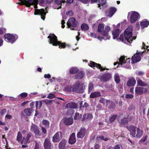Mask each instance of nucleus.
Returning a JSON list of instances; mask_svg holds the SVG:
<instances>
[{
    "mask_svg": "<svg viewBox=\"0 0 149 149\" xmlns=\"http://www.w3.org/2000/svg\"><path fill=\"white\" fill-rule=\"evenodd\" d=\"M110 28L109 26H107L106 27L104 31L102 33H100L102 36H100L98 37V39L101 41L102 39L104 40H107L109 39L110 36L108 34V32L110 30Z\"/></svg>",
    "mask_w": 149,
    "mask_h": 149,
    "instance_id": "obj_6",
    "label": "nucleus"
},
{
    "mask_svg": "<svg viewBox=\"0 0 149 149\" xmlns=\"http://www.w3.org/2000/svg\"><path fill=\"white\" fill-rule=\"evenodd\" d=\"M5 40L8 42L13 43L17 38L18 36L16 35H13L10 34H7L4 36Z\"/></svg>",
    "mask_w": 149,
    "mask_h": 149,
    "instance_id": "obj_7",
    "label": "nucleus"
},
{
    "mask_svg": "<svg viewBox=\"0 0 149 149\" xmlns=\"http://www.w3.org/2000/svg\"><path fill=\"white\" fill-rule=\"evenodd\" d=\"M35 146L34 149H39V144L36 141H35Z\"/></svg>",
    "mask_w": 149,
    "mask_h": 149,
    "instance_id": "obj_56",
    "label": "nucleus"
},
{
    "mask_svg": "<svg viewBox=\"0 0 149 149\" xmlns=\"http://www.w3.org/2000/svg\"><path fill=\"white\" fill-rule=\"evenodd\" d=\"M121 147L120 144H118L116 145L115 146V147L113 148V149H120V148Z\"/></svg>",
    "mask_w": 149,
    "mask_h": 149,
    "instance_id": "obj_54",
    "label": "nucleus"
},
{
    "mask_svg": "<svg viewBox=\"0 0 149 149\" xmlns=\"http://www.w3.org/2000/svg\"><path fill=\"white\" fill-rule=\"evenodd\" d=\"M132 29L131 26L128 27L125 31L124 35L123 34L120 35L119 40L124 43L127 44L132 42L133 40L136 39V37L132 36Z\"/></svg>",
    "mask_w": 149,
    "mask_h": 149,
    "instance_id": "obj_1",
    "label": "nucleus"
},
{
    "mask_svg": "<svg viewBox=\"0 0 149 149\" xmlns=\"http://www.w3.org/2000/svg\"><path fill=\"white\" fill-rule=\"evenodd\" d=\"M81 29L84 31H87L89 29V27L88 25L86 24H83L81 26Z\"/></svg>",
    "mask_w": 149,
    "mask_h": 149,
    "instance_id": "obj_38",
    "label": "nucleus"
},
{
    "mask_svg": "<svg viewBox=\"0 0 149 149\" xmlns=\"http://www.w3.org/2000/svg\"><path fill=\"white\" fill-rule=\"evenodd\" d=\"M55 97V95L52 93H50L47 97V98L50 99H52Z\"/></svg>",
    "mask_w": 149,
    "mask_h": 149,
    "instance_id": "obj_48",
    "label": "nucleus"
},
{
    "mask_svg": "<svg viewBox=\"0 0 149 149\" xmlns=\"http://www.w3.org/2000/svg\"><path fill=\"white\" fill-rule=\"evenodd\" d=\"M116 9L114 7H111L110 8L108 12H106L107 16L110 17H111L116 12Z\"/></svg>",
    "mask_w": 149,
    "mask_h": 149,
    "instance_id": "obj_17",
    "label": "nucleus"
},
{
    "mask_svg": "<svg viewBox=\"0 0 149 149\" xmlns=\"http://www.w3.org/2000/svg\"><path fill=\"white\" fill-rule=\"evenodd\" d=\"M120 126L127 124L128 122V119L126 118H124L119 122Z\"/></svg>",
    "mask_w": 149,
    "mask_h": 149,
    "instance_id": "obj_27",
    "label": "nucleus"
},
{
    "mask_svg": "<svg viewBox=\"0 0 149 149\" xmlns=\"http://www.w3.org/2000/svg\"><path fill=\"white\" fill-rule=\"evenodd\" d=\"M98 2L99 4L98 7H100V6H103L106 4V0H98Z\"/></svg>",
    "mask_w": 149,
    "mask_h": 149,
    "instance_id": "obj_42",
    "label": "nucleus"
},
{
    "mask_svg": "<svg viewBox=\"0 0 149 149\" xmlns=\"http://www.w3.org/2000/svg\"><path fill=\"white\" fill-rule=\"evenodd\" d=\"M147 90L143 87H136L135 88V92L136 94L138 95H141L143 93L147 92Z\"/></svg>",
    "mask_w": 149,
    "mask_h": 149,
    "instance_id": "obj_15",
    "label": "nucleus"
},
{
    "mask_svg": "<svg viewBox=\"0 0 149 149\" xmlns=\"http://www.w3.org/2000/svg\"><path fill=\"white\" fill-rule=\"evenodd\" d=\"M66 14L67 15H69L70 16H71L73 15V13L72 11H69L68 12H67Z\"/></svg>",
    "mask_w": 149,
    "mask_h": 149,
    "instance_id": "obj_55",
    "label": "nucleus"
},
{
    "mask_svg": "<svg viewBox=\"0 0 149 149\" xmlns=\"http://www.w3.org/2000/svg\"><path fill=\"white\" fill-rule=\"evenodd\" d=\"M111 74L107 73L102 76L101 78V80L103 81L106 82L110 79L111 78Z\"/></svg>",
    "mask_w": 149,
    "mask_h": 149,
    "instance_id": "obj_19",
    "label": "nucleus"
},
{
    "mask_svg": "<svg viewBox=\"0 0 149 149\" xmlns=\"http://www.w3.org/2000/svg\"><path fill=\"white\" fill-rule=\"evenodd\" d=\"M130 61L129 58L127 59L126 58V61L125 57L124 56H121L119 58V62H115L114 65H116L117 63H118L119 64L122 65L123 64L126 63L127 65H129L130 64Z\"/></svg>",
    "mask_w": 149,
    "mask_h": 149,
    "instance_id": "obj_11",
    "label": "nucleus"
},
{
    "mask_svg": "<svg viewBox=\"0 0 149 149\" xmlns=\"http://www.w3.org/2000/svg\"><path fill=\"white\" fill-rule=\"evenodd\" d=\"M86 132V129L84 128H81L79 131L77 133V137L78 138H82L85 135Z\"/></svg>",
    "mask_w": 149,
    "mask_h": 149,
    "instance_id": "obj_13",
    "label": "nucleus"
},
{
    "mask_svg": "<svg viewBox=\"0 0 149 149\" xmlns=\"http://www.w3.org/2000/svg\"><path fill=\"white\" fill-rule=\"evenodd\" d=\"M134 97V95L132 94H127L125 95V97L127 99L132 98Z\"/></svg>",
    "mask_w": 149,
    "mask_h": 149,
    "instance_id": "obj_49",
    "label": "nucleus"
},
{
    "mask_svg": "<svg viewBox=\"0 0 149 149\" xmlns=\"http://www.w3.org/2000/svg\"><path fill=\"white\" fill-rule=\"evenodd\" d=\"M62 138V134L60 132H56L53 136L52 141L54 143L59 142Z\"/></svg>",
    "mask_w": 149,
    "mask_h": 149,
    "instance_id": "obj_12",
    "label": "nucleus"
},
{
    "mask_svg": "<svg viewBox=\"0 0 149 149\" xmlns=\"http://www.w3.org/2000/svg\"><path fill=\"white\" fill-rule=\"evenodd\" d=\"M78 71V70L77 68L73 67L70 69V72L71 74H74L77 72Z\"/></svg>",
    "mask_w": 149,
    "mask_h": 149,
    "instance_id": "obj_37",
    "label": "nucleus"
},
{
    "mask_svg": "<svg viewBox=\"0 0 149 149\" xmlns=\"http://www.w3.org/2000/svg\"><path fill=\"white\" fill-rule=\"evenodd\" d=\"M147 139V136H143L141 139V141L143 142H145L146 140Z\"/></svg>",
    "mask_w": 149,
    "mask_h": 149,
    "instance_id": "obj_59",
    "label": "nucleus"
},
{
    "mask_svg": "<svg viewBox=\"0 0 149 149\" xmlns=\"http://www.w3.org/2000/svg\"><path fill=\"white\" fill-rule=\"evenodd\" d=\"M40 6H42L45 4H46V0H40L39 3Z\"/></svg>",
    "mask_w": 149,
    "mask_h": 149,
    "instance_id": "obj_50",
    "label": "nucleus"
},
{
    "mask_svg": "<svg viewBox=\"0 0 149 149\" xmlns=\"http://www.w3.org/2000/svg\"><path fill=\"white\" fill-rule=\"evenodd\" d=\"M44 77L45 78H49L51 77V75L49 74H45Z\"/></svg>",
    "mask_w": 149,
    "mask_h": 149,
    "instance_id": "obj_61",
    "label": "nucleus"
},
{
    "mask_svg": "<svg viewBox=\"0 0 149 149\" xmlns=\"http://www.w3.org/2000/svg\"><path fill=\"white\" fill-rule=\"evenodd\" d=\"M138 54H140L138 53L137 54H135L134 55V56H132V63H136L140 61L141 58L140 56L138 55Z\"/></svg>",
    "mask_w": 149,
    "mask_h": 149,
    "instance_id": "obj_20",
    "label": "nucleus"
},
{
    "mask_svg": "<svg viewBox=\"0 0 149 149\" xmlns=\"http://www.w3.org/2000/svg\"><path fill=\"white\" fill-rule=\"evenodd\" d=\"M101 96V93L98 91H95L92 92L90 95L91 98H94Z\"/></svg>",
    "mask_w": 149,
    "mask_h": 149,
    "instance_id": "obj_22",
    "label": "nucleus"
},
{
    "mask_svg": "<svg viewBox=\"0 0 149 149\" xmlns=\"http://www.w3.org/2000/svg\"><path fill=\"white\" fill-rule=\"evenodd\" d=\"M5 117L6 118L10 119L12 118V116L11 115L7 114L6 115Z\"/></svg>",
    "mask_w": 149,
    "mask_h": 149,
    "instance_id": "obj_62",
    "label": "nucleus"
},
{
    "mask_svg": "<svg viewBox=\"0 0 149 149\" xmlns=\"http://www.w3.org/2000/svg\"><path fill=\"white\" fill-rule=\"evenodd\" d=\"M130 16V21L132 23L135 22L136 20L139 19L140 17L139 13L135 11L129 13L128 16Z\"/></svg>",
    "mask_w": 149,
    "mask_h": 149,
    "instance_id": "obj_5",
    "label": "nucleus"
},
{
    "mask_svg": "<svg viewBox=\"0 0 149 149\" xmlns=\"http://www.w3.org/2000/svg\"><path fill=\"white\" fill-rule=\"evenodd\" d=\"M137 83L138 85L141 86H145L147 85V84L143 82L141 79H137Z\"/></svg>",
    "mask_w": 149,
    "mask_h": 149,
    "instance_id": "obj_35",
    "label": "nucleus"
},
{
    "mask_svg": "<svg viewBox=\"0 0 149 149\" xmlns=\"http://www.w3.org/2000/svg\"><path fill=\"white\" fill-rule=\"evenodd\" d=\"M65 23V20H62L61 21V24L62 25L61 27L62 28H64L65 26V25H64Z\"/></svg>",
    "mask_w": 149,
    "mask_h": 149,
    "instance_id": "obj_58",
    "label": "nucleus"
},
{
    "mask_svg": "<svg viewBox=\"0 0 149 149\" xmlns=\"http://www.w3.org/2000/svg\"><path fill=\"white\" fill-rule=\"evenodd\" d=\"M6 112V109H3L1 111V114L2 115H4Z\"/></svg>",
    "mask_w": 149,
    "mask_h": 149,
    "instance_id": "obj_57",
    "label": "nucleus"
},
{
    "mask_svg": "<svg viewBox=\"0 0 149 149\" xmlns=\"http://www.w3.org/2000/svg\"><path fill=\"white\" fill-rule=\"evenodd\" d=\"M45 149H51V143L49 139L46 138L44 143Z\"/></svg>",
    "mask_w": 149,
    "mask_h": 149,
    "instance_id": "obj_16",
    "label": "nucleus"
},
{
    "mask_svg": "<svg viewBox=\"0 0 149 149\" xmlns=\"http://www.w3.org/2000/svg\"><path fill=\"white\" fill-rule=\"evenodd\" d=\"M120 32L119 29H117L113 31L112 32V35L113 39L116 38L119 36Z\"/></svg>",
    "mask_w": 149,
    "mask_h": 149,
    "instance_id": "obj_28",
    "label": "nucleus"
},
{
    "mask_svg": "<svg viewBox=\"0 0 149 149\" xmlns=\"http://www.w3.org/2000/svg\"><path fill=\"white\" fill-rule=\"evenodd\" d=\"M55 2L56 3V5L60 6L58 7L55 8V9H58L61 8V4L62 2L64 3L65 2L64 0H55Z\"/></svg>",
    "mask_w": 149,
    "mask_h": 149,
    "instance_id": "obj_29",
    "label": "nucleus"
},
{
    "mask_svg": "<svg viewBox=\"0 0 149 149\" xmlns=\"http://www.w3.org/2000/svg\"><path fill=\"white\" fill-rule=\"evenodd\" d=\"M22 136L21 133L20 132H18L17 134V139L19 142H21L22 141Z\"/></svg>",
    "mask_w": 149,
    "mask_h": 149,
    "instance_id": "obj_40",
    "label": "nucleus"
},
{
    "mask_svg": "<svg viewBox=\"0 0 149 149\" xmlns=\"http://www.w3.org/2000/svg\"><path fill=\"white\" fill-rule=\"evenodd\" d=\"M97 139L98 140H102L106 141H107L109 140V139L108 138L105 137L102 135H100L97 136Z\"/></svg>",
    "mask_w": 149,
    "mask_h": 149,
    "instance_id": "obj_41",
    "label": "nucleus"
},
{
    "mask_svg": "<svg viewBox=\"0 0 149 149\" xmlns=\"http://www.w3.org/2000/svg\"><path fill=\"white\" fill-rule=\"evenodd\" d=\"M89 65L92 68L96 67L97 68H99L101 71H103L106 69H107L105 68H103L101 66V65L100 64L97 63L92 61H90V63L89 64Z\"/></svg>",
    "mask_w": 149,
    "mask_h": 149,
    "instance_id": "obj_14",
    "label": "nucleus"
},
{
    "mask_svg": "<svg viewBox=\"0 0 149 149\" xmlns=\"http://www.w3.org/2000/svg\"><path fill=\"white\" fill-rule=\"evenodd\" d=\"M20 95L23 98L26 97L28 95V94L26 93H21Z\"/></svg>",
    "mask_w": 149,
    "mask_h": 149,
    "instance_id": "obj_52",
    "label": "nucleus"
},
{
    "mask_svg": "<svg viewBox=\"0 0 149 149\" xmlns=\"http://www.w3.org/2000/svg\"><path fill=\"white\" fill-rule=\"evenodd\" d=\"M33 136V135L31 132L27 133L25 136H24L23 139L21 141V143L26 144L29 143L32 140Z\"/></svg>",
    "mask_w": 149,
    "mask_h": 149,
    "instance_id": "obj_8",
    "label": "nucleus"
},
{
    "mask_svg": "<svg viewBox=\"0 0 149 149\" xmlns=\"http://www.w3.org/2000/svg\"><path fill=\"white\" fill-rule=\"evenodd\" d=\"M93 88V84L92 83H89L88 85V93H89L92 91Z\"/></svg>",
    "mask_w": 149,
    "mask_h": 149,
    "instance_id": "obj_44",
    "label": "nucleus"
},
{
    "mask_svg": "<svg viewBox=\"0 0 149 149\" xmlns=\"http://www.w3.org/2000/svg\"><path fill=\"white\" fill-rule=\"evenodd\" d=\"M104 26L102 24H99L98 27L97 31L99 33H102L103 31Z\"/></svg>",
    "mask_w": 149,
    "mask_h": 149,
    "instance_id": "obj_34",
    "label": "nucleus"
},
{
    "mask_svg": "<svg viewBox=\"0 0 149 149\" xmlns=\"http://www.w3.org/2000/svg\"><path fill=\"white\" fill-rule=\"evenodd\" d=\"M81 115H80L78 113H76L74 117V119L75 120L79 119L81 117Z\"/></svg>",
    "mask_w": 149,
    "mask_h": 149,
    "instance_id": "obj_47",
    "label": "nucleus"
},
{
    "mask_svg": "<svg viewBox=\"0 0 149 149\" xmlns=\"http://www.w3.org/2000/svg\"><path fill=\"white\" fill-rule=\"evenodd\" d=\"M64 123L66 125H70L73 123V120L72 118H65L64 121Z\"/></svg>",
    "mask_w": 149,
    "mask_h": 149,
    "instance_id": "obj_24",
    "label": "nucleus"
},
{
    "mask_svg": "<svg viewBox=\"0 0 149 149\" xmlns=\"http://www.w3.org/2000/svg\"><path fill=\"white\" fill-rule=\"evenodd\" d=\"M65 90L68 92H71L72 91V87L70 86H67L65 87Z\"/></svg>",
    "mask_w": 149,
    "mask_h": 149,
    "instance_id": "obj_46",
    "label": "nucleus"
},
{
    "mask_svg": "<svg viewBox=\"0 0 149 149\" xmlns=\"http://www.w3.org/2000/svg\"><path fill=\"white\" fill-rule=\"evenodd\" d=\"M78 24V22L76 21L74 17L70 18L67 22V25L68 27L70 28L72 26L76 27Z\"/></svg>",
    "mask_w": 149,
    "mask_h": 149,
    "instance_id": "obj_10",
    "label": "nucleus"
},
{
    "mask_svg": "<svg viewBox=\"0 0 149 149\" xmlns=\"http://www.w3.org/2000/svg\"><path fill=\"white\" fill-rule=\"evenodd\" d=\"M30 130L33 132L35 135L38 136H41V133L39 130L38 127L35 124L32 123L30 127Z\"/></svg>",
    "mask_w": 149,
    "mask_h": 149,
    "instance_id": "obj_9",
    "label": "nucleus"
},
{
    "mask_svg": "<svg viewBox=\"0 0 149 149\" xmlns=\"http://www.w3.org/2000/svg\"><path fill=\"white\" fill-rule=\"evenodd\" d=\"M91 37L94 38H98V37H99V36H102V35L100 34V33H98V34H97L96 35L95 33H91Z\"/></svg>",
    "mask_w": 149,
    "mask_h": 149,
    "instance_id": "obj_45",
    "label": "nucleus"
},
{
    "mask_svg": "<svg viewBox=\"0 0 149 149\" xmlns=\"http://www.w3.org/2000/svg\"><path fill=\"white\" fill-rule=\"evenodd\" d=\"M84 76V73L82 72H79L75 76V78L77 79L82 78Z\"/></svg>",
    "mask_w": 149,
    "mask_h": 149,
    "instance_id": "obj_32",
    "label": "nucleus"
},
{
    "mask_svg": "<svg viewBox=\"0 0 149 149\" xmlns=\"http://www.w3.org/2000/svg\"><path fill=\"white\" fill-rule=\"evenodd\" d=\"M38 2V0H27L26 6L28 7H29L31 5H34V8L36 9L35 10L34 14L40 15L41 19L44 20L46 12L43 9H36L38 7L37 5Z\"/></svg>",
    "mask_w": 149,
    "mask_h": 149,
    "instance_id": "obj_2",
    "label": "nucleus"
},
{
    "mask_svg": "<svg viewBox=\"0 0 149 149\" xmlns=\"http://www.w3.org/2000/svg\"><path fill=\"white\" fill-rule=\"evenodd\" d=\"M76 142V139L75 137V134L72 133L69 139V142L71 144H74Z\"/></svg>",
    "mask_w": 149,
    "mask_h": 149,
    "instance_id": "obj_23",
    "label": "nucleus"
},
{
    "mask_svg": "<svg viewBox=\"0 0 149 149\" xmlns=\"http://www.w3.org/2000/svg\"><path fill=\"white\" fill-rule=\"evenodd\" d=\"M66 107L73 109H77L78 108L77 104L72 102L68 103L66 105Z\"/></svg>",
    "mask_w": 149,
    "mask_h": 149,
    "instance_id": "obj_18",
    "label": "nucleus"
},
{
    "mask_svg": "<svg viewBox=\"0 0 149 149\" xmlns=\"http://www.w3.org/2000/svg\"><path fill=\"white\" fill-rule=\"evenodd\" d=\"M48 38L49 39V43L52 44L53 45L57 46L58 45L59 46V48H65V44L58 41L57 37L54 34H50L48 36Z\"/></svg>",
    "mask_w": 149,
    "mask_h": 149,
    "instance_id": "obj_4",
    "label": "nucleus"
},
{
    "mask_svg": "<svg viewBox=\"0 0 149 149\" xmlns=\"http://www.w3.org/2000/svg\"><path fill=\"white\" fill-rule=\"evenodd\" d=\"M127 128L130 131L132 137L136 138H140L143 134L142 131L139 128L132 125L127 126Z\"/></svg>",
    "mask_w": 149,
    "mask_h": 149,
    "instance_id": "obj_3",
    "label": "nucleus"
},
{
    "mask_svg": "<svg viewBox=\"0 0 149 149\" xmlns=\"http://www.w3.org/2000/svg\"><path fill=\"white\" fill-rule=\"evenodd\" d=\"M42 129V130L44 134H46L47 133V131L46 129L44 127H42L41 128Z\"/></svg>",
    "mask_w": 149,
    "mask_h": 149,
    "instance_id": "obj_60",
    "label": "nucleus"
},
{
    "mask_svg": "<svg viewBox=\"0 0 149 149\" xmlns=\"http://www.w3.org/2000/svg\"><path fill=\"white\" fill-rule=\"evenodd\" d=\"M115 81L116 82L117 84L119 83L120 78L119 74L118 73H116L114 75Z\"/></svg>",
    "mask_w": 149,
    "mask_h": 149,
    "instance_id": "obj_39",
    "label": "nucleus"
},
{
    "mask_svg": "<svg viewBox=\"0 0 149 149\" xmlns=\"http://www.w3.org/2000/svg\"><path fill=\"white\" fill-rule=\"evenodd\" d=\"M117 115H111L110 117L109 120V121L110 123H112L113 122L117 117Z\"/></svg>",
    "mask_w": 149,
    "mask_h": 149,
    "instance_id": "obj_36",
    "label": "nucleus"
},
{
    "mask_svg": "<svg viewBox=\"0 0 149 149\" xmlns=\"http://www.w3.org/2000/svg\"><path fill=\"white\" fill-rule=\"evenodd\" d=\"M106 106H108L110 108H114L116 107V105L114 102L110 100L106 101Z\"/></svg>",
    "mask_w": 149,
    "mask_h": 149,
    "instance_id": "obj_26",
    "label": "nucleus"
},
{
    "mask_svg": "<svg viewBox=\"0 0 149 149\" xmlns=\"http://www.w3.org/2000/svg\"><path fill=\"white\" fill-rule=\"evenodd\" d=\"M43 102H45V103L46 104H48L51 103L52 101L51 100H47L46 101L43 100Z\"/></svg>",
    "mask_w": 149,
    "mask_h": 149,
    "instance_id": "obj_53",
    "label": "nucleus"
},
{
    "mask_svg": "<svg viewBox=\"0 0 149 149\" xmlns=\"http://www.w3.org/2000/svg\"><path fill=\"white\" fill-rule=\"evenodd\" d=\"M141 26L142 28H144L148 26L149 24V22L148 21L144 20L141 22Z\"/></svg>",
    "mask_w": 149,
    "mask_h": 149,
    "instance_id": "obj_30",
    "label": "nucleus"
},
{
    "mask_svg": "<svg viewBox=\"0 0 149 149\" xmlns=\"http://www.w3.org/2000/svg\"><path fill=\"white\" fill-rule=\"evenodd\" d=\"M136 74L139 75H142L143 74V73L141 71H139L136 72Z\"/></svg>",
    "mask_w": 149,
    "mask_h": 149,
    "instance_id": "obj_64",
    "label": "nucleus"
},
{
    "mask_svg": "<svg viewBox=\"0 0 149 149\" xmlns=\"http://www.w3.org/2000/svg\"><path fill=\"white\" fill-rule=\"evenodd\" d=\"M67 143V141L65 139H63L59 144V149H66L65 146Z\"/></svg>",
    "mask_w": 149,
    "mask_h": 149,
    "instance_id": "obj_21",
    "label": "nucleus"
},
{
    "mask_svg": "<svg viewBox=\"0 0 149 149\" xmlns=\"http://www.w3.org/2000/svg\"><path fill=\"white\" fill-rule=\"evenodd\" d=\"M93 116L91 114H88V118L89 119H91L93 118Z\"/></svg>",
    "mask_w": 149,
    "mask_h": 149,
    "instance_id": "obj_63",
    "label": "nucleus"
},
{
    "mask_svg": "<svg viewBox=\"0 0 149 149\" xmlns=\"http://www.w3.org/2000/svg\"><path fill=\"white\" fill-rule=\"evenodd\" d=\"M42 122L46 128H49V123L48 121L46 120H43Z\"/></svg>",
    "mask_w": 149,
    "mask_h": 149,
    "instance_id": "obj_43",
    "label": "nucleus"
},
{
    "mask_svg": "<svg viewBox=\"0 0 149 149\" xmlns=\"http://www.w3.org/2000/svg\"><path fill=\"white\" fill-rule=\"evenodd\" d=\"M80 84L79 82H77L74 84L73 86V87L72 88V91H77L78 92H80L78 90V88L79 87Z\"/></svg>",
    "mask_w": 149,
    "mask_h": 149,
    "instance_id": "obj_33",
    "label": "nucleus"
},
{
    "mask_svg": "<svg viewBox=\"0 0 149 149\" xmlns=\"http://www.w3.org/2000/svg\"><path fill=\"white\" fill-rule=\"evenodd\" d=\"M107 100L105 99L104 98H101L100 100V102L102 103L103 104H105V102H106V101Z\"/></svg>",
    "mask_w": 149,
    "mask_h": 149,
    "instance_id": "obj_51",
    "label": "nucleus"
},
{
    "mask_svg": "<svg viewBox=\"0 0 149 149\" xmlns=\"http://www.w3.org/2000/svg\"><path fill=\"white\" fill-rule=\"evenodd\" d=\"M136 81L134 78H132L129 79L127 82V86L131 87L134 86L136 84Z\"/></svg>",
    "mask_w": 149,
    "mask_h": 149,
    "instance_id": "obj_25",
    "label": "nucleus"
},
{
    "mask_svg": "<svg viewBox=\"0 0 149 149\" xmlns=\"http://www.w3.org/2000/svg\"><path fill=\"white\" fill-rule=\"evenodd\" d=\"M33 112V109H31L28 108L25 109L24 112L25 114L28 116H30Z\"/></svg>",
    "mask_w": 149,
    "mask_h": 149,
    "instance_id": "obj_31",
    "label": "nucleus"
}]
</instances>
